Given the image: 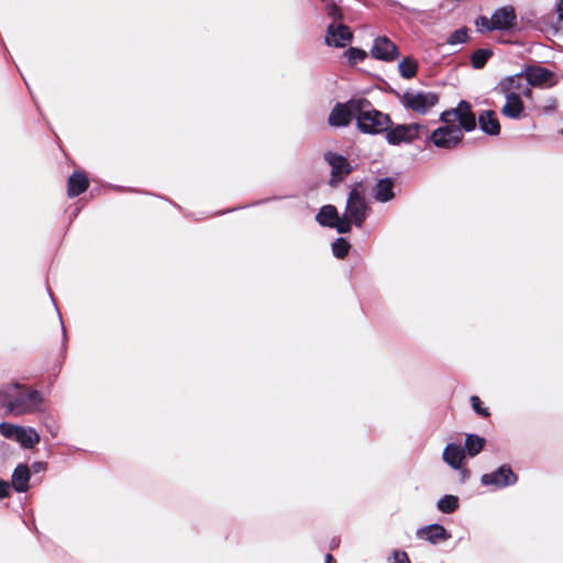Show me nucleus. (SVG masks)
<instances>
[{"label":"nucleus","instance_id":"nucleus-14","mask_svg":"<svg viewBox=\"0 0 563 563\" xmlns=\"http://www.w3.org/2000/svg\"><path fill=\"white\" fill-rule=\"evenodd\" d=\"M324 159L331 166V183L341 181L343 177L349 175L352 170L347 159L341 155L329 152L324 154Z\"/></svg>","mask_w":563,"mask_h":563},{"label":"nucleus","instance_id":"nucleus-37","mask_svg":"<svg viewBox=\"0 0 563 563\" xmlns=\"http://www.w3.org/2000/svg\"><path fill=\"white\" fill-rule=\"evenodd\" d=\"M10 494V484L0 479V498L8 497Z\"/></svg>","mask_w":563,"mask_h":563},{"label":"nucleus","instance_id":"nucleus-2","mask_svg":"<svg viewBox=\"0 0 563 563\" xmlns=\"http://www.w3.org/2000/svg\"><path fill=\"white\" fill-rule=\"evenodd\" d=\"M43 396L37 390H31L13 383L3 386V407L13 416H22L40 410Z\"/></svg>","mask_w":563,"mask_h":563},{"label":"nucleus","instance_id":"nucleus-9","mask_svg":"<svg viewBox=\"0 0 563 563\" xmlns=\"http://www.w3.org/2000/svg\"><path fill=\"white\" fill-rule=\"evenodd\" d=\"M353 40L351 29L343 23H331L327 29L324 42L328 46L345 47Z\"/></svg>","mask_w":563,"mask_h":563},{"label":"nucleus","instance_id":"nucleus-5","mask_svg":"<svg viewBox=\"0 0 563 563\" xmlns=\"http://www.w3.org/2000/svg\"><path fill=\"white\" fill-rule=\"evenodd\" d=\"M424 133H427V126L420 123L397 124L390 129L388 128L386 140L391 145H400L411 143Z\"/></svg>","mask_w":563,"mask_h":563},{"label":"nucleus","instance_id":"nucleus-41","mask_svg":"<svg viewBox=\"0 0 563 563\" xmlns=\"http://www.w3.org/2000/svg\"><path fill=\"white\" fill-rule=\"evenodd\" d=\"M562 134H563V129H562Z\"/></svg>","mask_w":563,"mask_h":563},{"label":"nucleus","instance_id":"nucleus-12","mask_svg":"<svg viewBox=\"0 0 563 563\" xmlns=\"http://www.w3.org/2000/svg\"><path fill=\"white\" fill-rule=\"evenodd\" d=\"M371 55L375 59L391 62L398 56V48L395 43H393L386 36H378L375 38L373 47L371 49Z\"/></svg>","mask_w":563,"mask_h":563},{"label":"nucleus","instance_id":"nucleus-24","mask_svg":"<svg viewBox=\"0 0 563 563\" xmlns=\"http://www.w3.org/2000/svg\"><path fill=\"white\" fill-rule=\"evenodd\" d=\"M485 445V439L476 434H467L465 439V454L471 457L477 455Z\"/></svg>","mask_w":563,"mask_h":563},{"label":"nucleus","instance_id":"nucleus-23","mask_svg":"<svg viewBox=\"0 0 563 563\" xmlns=\"http://www.w3.org/2000/svg\"><path fill=\"white\" fill-rule=\"evenodd\" d=\"M394 184L389 178L380 179L376 185V199L386 202L394 197Z\"/></svg>","mask_w":563,"mask_h":563},{"label":"nucleus","instance_id":"nucleus-34","mask_svg":"<svg viewBox=\"0 0 563 563\" xmlns=\"http://www.w3.org/2000/svg\"><path fill=\"white\" fill-rule=\"evenodd\" d=\"M556 109V100L554 98H549L544 100L542 104L539 106V110L543 113L550 114L554 112Z\"/></svg>","mask_w":563,"mask_h":563},{"label":"nucleus","instance_id":"nucleus-32","mask_svg":"<svg viewBox=\"0 0 563 563\" xmlns=\"http://www.w3.org/2000/svg\"><path fill=\"white\" fill-rule=\"evenodd\" d=\"M468 40L467 29L462 27L459 30H455L449 38L446 40V43L450 45H456V44H463L466 43Z\"/></svg>","mask_w":563,"mask_h":563},{"label":"nucleus","instance_id":"nucleus-38","mask_svg":"<svg viewBox=\"0 0 563 563\" xmlns=\"http://www.w3.org/2000/svg\"><path fill=\"white\" fill-rule=\"evenodd\" d=\"M559 18L563 20V0L560 1L558 7Z\"/></svg>","mask_w":563,"mask_h":563},{"label":"nucleus","instance_id":"nucleus-25","mask_svg":"<svg viewBox=\"0 0 563 563\" xmlns=\"http://www.w3.org/2000/svg\"><path fill=\"white\" fill-rule=\"evenodd\" d=\"M398 69L401 77L406 79H411L416 76L418 69V63L412 57H405L398 64Z\"/></svg>","mask_w":563,"mask_h":563},{"label":"nucleus","instance_id":"nucleus-39","mask_svg":"<svg viewBox=\"0 0 563 563\" xmlns=\"http://www.w3.org/2000/svg\"><path fill=\"white\" fill-rule=\"evenodd\" d=\"M324 563H334L333 556L331 554H327Z\"/></svg>","mask_w":563,"mask_h":563},{"label":"nucleus","instance_id":"nucleus-10","mask_svg":"<svg viewBox=\"0 0 563 563\" xmlns=\"http://www.w3.org/2000/svg\"><path fill=\"white\" fill-rule=\"evenodd\" d=\"M317 221L324 227L335 228L339 233L350 231V223L345 219L338 216L335 207L328 205L320 209L316 217Z\"/></svg>","mask_w":563,"mask_h":563},{"label":"nucleus","instance_id":"nucleus-15","mask_svg":"<svg viewBox=\"0 0 563 563\" xmlns=\"http://www.w3.org/2000/svg\"><path fill=\"white\" fill-rule=\"evenodd\" d=\"M506 102L500 109V113L508 119L520 120L525 117V104L521 97L504 95Z\"/></svg>","mask_w":563,"mask_h":563},{"label":"nucleus","instance_id":"nucleus-4","mask_svg":"<svg viewBox=\"0 0 563 563\" xmlns=\"http://www.w3.org/2000/svg\"><path fill=\"white\" fill-rule=\"evenodd\" d=\"M439 102V96L432 91L408 90L401 97L405 108L419 113H428Z\"/></svg>","mask_w":563,"mask_h":563},{"label":"nucleus","instance_id":"nucleus-13","mask_svg":"<svg viewBox=\"0 0 563 563\" xmlns=\"http://www.w3.org/2000/svg\"><path fill=\"white\" fill-rule=\"evenodd\" d=\"M516 12L511 5L497 9L490 16V24L495 30L507 31L516 24Z\"/></svg>","mask_w":563,"mask_h":563},{"label":"nucleus","instance_id":"nucleus-6","mask_svg":"<svg viewBox=\"0 0 563 563\" xmlns=\"http://www.w3.org/2000/svg\"><path fill=\"white\" fill-rule=\"evenodd\" d=\"M367 210L365 198L356 188L352 189L346 201L343 219L349 221L350 225L353 223L356 227H362L366 219Z\"/></svg>","mask_w":563,"mask_h":563},{"label":"nucleus","instance_id":"nucleus-18","mask_svg":"<svg viewBox=\"0 0 563 563\" xmlns=\"http://www.w3.org/2000/svg\"><path fill=\"white\" fill-rule=\"evenodd\" d=\"M525 74L532 86H542L551 81L553 74L541 66H530L525 69Z\"/></svg>","mask_w":563,"mask_h":563},{"label":"nucleus","instance_id":"nucleus-8","mask_svg":"<svg viewBox=\"0 0 563 563\" xmlns=\"http://www.w3.org/2000/svg\"><path fill=\"white\" fill-rule=\"evenodd\" d=\"M360 104H362L360 99H352L346 103H338L329 115V124L332 126L347 125L352 118L356 119V108Z\"/></svg>","mask_w":563,"mask_h":563},{"label":"nucleus","instance_id":"nucleus-30","mask_svg":"<svg viewBox=\"0 0 563 563\" xmlns=\"http://www.w3.org/2000/svg\"><path fill=\"white\" fill-rule=\"evenodd\" d=\"M344 55L351 65H355L358 62H363L367 56L365 51L356 47H350L347 51H345Z\"/></svg>","mask_w":563,"mask_h":563},{"label":"nucleus","instance_id":"nucleus-20","mask_svg":"<svg viewBox=\"0 0 563 563\" xmlns=\"http://www.w3.org/2000/svg\"><path fill=\"white\" fill-rule=\"evenodd\" d=\"M30 471L26 465L20 464L12 474V486L18 493H24L29 489Z\"/></svg>","mask_w":563,"mask_h":563},{"label":"nucleus","instance_id":"nucleus-28","mask_svg":"<svg viewBox=\"0 0 563 563\" xmlns=\"http://www.w3.org/2000/svg\"><path fill=\"white\" fill-rule=\"evenodd\" d=\"M349 249L350 244L343 238H339L332 243V252L338 258H344L349 252Z\"/></svg>","mask_w":563,"mask_h":563},{"label":"nucleus","instance_id":"nucleus-40","mask_svg":"<svg viewBox=\"0 0 563 563\" xmlns=\"http://www.w3.org/2000/svg\"><path fill=\"white\" fill-rule=\"evenodd\" d=\"M0 401L3 404V387L0 388Z\"/></svg>","mask_w":563,"mask_h":563},{"label":"nucleus","instance_id":"nucleus-17","mask_svg":"<svg viewBox=\"0 0 563 563\" xmlns=\"http://www.w3.org/2000/svg\"><path fill=\"white\" fill-rule=\"evenodd\" d=\"M478 124L481 130L488 135H498L500 132L497 114L493 110L483 111L478 115Z\"/></svg>","mask_w":563,"mask_h":563},{"label":"nucleus","instance_id":"nucleus-16","mask_svg":"<svg viewBox=\"0 0 563 563\" xmlns=\"http://www.w3.org/2000/svg\"><path fill=\"white\" fill-rule=\"evenodd\" d=\"M417 536L420 539L427 540L431 543H437L439 541H445L451 538L445 528L441 525H430L422 529H419Z\"/></svg>","mask_w":563,"mask_h":563},{"label":"nucleus","instance_id":"nucleus-27","mask_svg":"<svg viewBox=\"0 0 563 563\" xmlns=\"http://www.w3.org/2000/svg\"><path fill=\"white\" fill-rule=\"evenodd\" d=\"M459 507V498L453 495H445L438 501V509L444 514H452Z\"/></svg>","mask_w":563,"mask_h":563},{"label":"nucleus","instance_id":"nucleus-35","mask_svg":"<svg viewBox=\"0 0 563 563\" xmlns=\"http://www.w3.org/2000/svg\"><path fill=\"white\" fill-rule=\"evenodd\" d=\"M476 26L479 29V31H494L495 27L490 24V18L486 16H479L476 20Z\"/></svg>","mask_w":563,"mask_h":563},{"label":"nucleus","instance_id":"nucleus-31","mask_svg":"<svg viewBox=\"0 0 563 563\" xmlns=\"http://www.w3.org/2000/svg\"><path fill=\"white\" fill-rule=\"evenodd\" d=\"M20 429H21V426L12 424L9 422L0 423V433L7 439L16 441Z\"/></svg>","mask_w":563,"mask_h":563},{"label":"nucleus","instance_id":"nucleus-11","mask_svg":"<svg viewBox=\"0 0 563 563\" xmlns=\"http://www.w3.org/2000/svg\"><path fill=\"white\" fill-rule=\"evenodd\" d=\"M481 481L485 486L492 485L496 488H501L515 484L517 476L508 465H503L495 472L484 474Z\"/></svg>","mask_w":563,"mask_h":563},{"label":"nucleus","instance_id":"nucleus-33","mask_svg":"<svg viewBox=\"0 0 563 563\" xmlns=\"http://www.w3.org/2000/svg\"><path fill=\"white\" fill-rule=\"evenodd\" d=\"M471 405H472V408L474 409V411L476 413H478L479 416H482V417H488L489 416L488 409L484 408L482 406V401H481L479 397L472 396L471 397Z\"/></svg>","mask_w":563,"mask_h":563},{"label":"nucleus","instance_id":"nucleus-3","mask_svg":"<svg viewBox=\"0 0 563 563\" xmlns=\"http://www.w3.org/2000/svg\"><path fill=\"white\" fill-rule=\"evenodd\" d=\"M360 100L362 104L356 108V122L358 129L364 133L371 134H377L387 131L391 123L389 117L374 109L367 100Z\"/></svg>","mask_w":563,"mask_h":563},{"label":"nucleus","instance_id":"nucleus-26","mask_svg":"<svg viewBox=\"0 0 563 563\" xmlns=\"http://www.w3.org/2000/svg\"><path fill=\"white\" fill-rule=\"evenodd\" d=\"M493 51L489 48H478L471 56L472 66L475 69H481L485 66L487 60L492 57Z\"/></svg>","mask_w":563,"mask_h":563},{"label":"nucleus","instance_id":"nucleus-1","mask_svg":"<svg viewBox=\"0 0 563 563\" xmlns=\"http://www.w3.org/2000/svg\"><path fill=\"white\" fill-rule=\"evenodd\" d=\"M440 121L443 125L432 131L426 141L442 150L457 147L464 137L463 132H471L476 128V117L465 100L460 101L456 108L443 111Z\"/></svg>","mask_w":563,"mask_h":563},{"label":"nucleus","instance_id":"nucleus-21","mask_svg":"<svg viewBox=\"0 0 563 563\" xmlns=\"http://www.w3.org/2000/svg\"><path fill=\"white\" fill-rule=\"evenodd\" d=\"M88 179L81 173H74L68 179L67 192L69 197H76L88 188Z\"/></svg>","mask_w":563,"mask_h":563},{"label":"nucleus","instance_id":"nucleus-29","mask_svg":"<svg viewBox=\"0 0 563 563\" xmlns=\"http://www.w3.org/2000/svg\"><path fill=\"white\" fill-rule=\"evenodd\" d=\"M325 14L333 20L332 23H340L343 19L342 10L333 1H328L324 5Z\"/></svg>","mask_w":563,"mask_h":563},{"label":"nucleus","instance_id":"nucleus-7","mask_svg":"<svg viewBox=\"0 0 563 563\" xmlns=\"http://www.w3.org/2000/svg\"><path fill=\"white\" fill-rule=\"evenodd\" d=\"M503 95L530 98L532 89L525 73L504 78L499 85Z\"/></svg>","mask_w":563,"mask_h":563},{"label":"nucleus","instance_id":"nucleus-22","mask_svg":"<svg viewBox=\"0 0 563 563\" xmlns=\"http://www.w3.org/2000/svg\"><path fill=\"white\" fill-rule=\"evenodd\" d=\"M16 442L23 448L32 449L40 442V434L33 428L21 427Z\"/></svg>","mask_w":563,"mask_h":563},{"label":"nucleus","instance_id":"nucleus-19","mask_svg":"<svg viewBox=\"0 0 563 563\" xmlns=\"http://www.w3.org/2000/svg\"><path fill=\"white\" fill-rule=\"evenodd\" d=\"M465 450L457 444H448L443 451V460L454 470H460L465 459Z\"/></svg>","mask_w":563,"mask_h":563},{"label":"nucleus","instance_id":"nucleus-36","mask_svg":"<svg viewBox=\"0 0 563 563\" xmlns=\"http://www.w3.org/2000/svg\"><path fill=\"white\" fill-rule=\"evenodd\" d=\"M390 563H410V560L405 552L396 551L393 555V561Z\"/></svg>","mask_w":563,"mask_h":563}]
</instances>
